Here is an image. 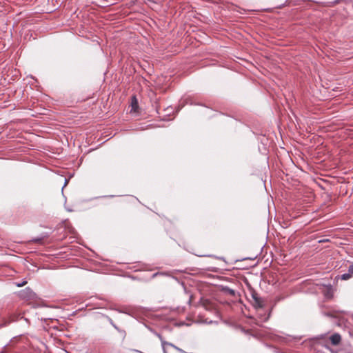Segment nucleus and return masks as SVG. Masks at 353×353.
Listing matches in <instances>:
<instances>
[{"mask_svg":"<svg viewBox=\"0 0 353 353\" xmlns=\"http://www.w3.org/2000/svg\"><path fill=\"white\" fill-rule=\"evenodd\" d=\"M41 239H42L41 238H36V239H33L32 241L37 243V242H40L41 241Z\"/></svg>","mask_w":353,"mask_h":353,"instance_id":"9","label":"nucleus"},{"mask_svg":"<svg viewBox=\"0 0 353 353\" xmlns=\"http://www.w3.org/2000/svg\"><path fill=\"white\" fill-rule=\"evenodd\" d=\"M330 340L333 345H338L341 341V336L339 334L335 333L330 337Z\"/></svg>","mask_w":353,"mask_h":353,"instance_id":"4","label":"nucleus"},{"mask_svg":"<svg viewBox=\"0 0 353 353\" xmlns=\"http://www.w3.org/2000/svg\"><path fill=\"white\" fill-rule=\"evenodd\" d=\"M201 303L206 310H210L211 307V303L210 301L207 299H201Z\"/></svg>","mask_w":353,"mask_h":353,"instance_id":"7","label":"nucleus"},{"mask_svg":"<svg viewBox=\"0 0 353 353\" xmlns=\"http://www.w3.org/2000/svg\"><path fill=\"white\" fill-rule=\"evenodd\" d=\"M88 30L86 25H80L78 28V34L81 37L88 38Z\"/></svg>","mask_w":353,"mask_h":353,"instance_id":"3","label":"nucleus"},{"mask_svg":"<svg viewBox=\"0 0 353 353\" xmlns=\"http://www.w3.org/2000/svg\"><path fill=\"white\" fill-rule=\"evenodd\" d=\"M353 277V262L349 265L348 267V272L347 273H345L341 276V280H349Z\"/></svg>","mask_w":353,"mask_h":353,"instance_id":"2","label":"nucleus"},{"mask_svg":"<svg viewBox=\"0 0 353 353\" xmlns=\"http://www.w3.org/2000/svg\"><path fill=\"white\" fill-rule=\"evenodd\" d=\"M252 297L254 301V306L256 307H263V302L261 298L257 296L256 294H252Z\"/></svg>","mask_w":353,"mask_h":353,"instance_id":"5","label":"nucleus"},{"mask_svg":"<svg viewBox=\"0 0 353 353\" xmlns=\"http://www.w3.org/2000/svg\"><path fill=\"white\" fill-rule=\"evenodd\" d=\"M68 181L65 179L64 185H63V186L62 187V190H63L64 187L67 185Z\"/></svg>","mask_w":353,"mask_h":353,"instance_id":"10","label":"nucleus"},{"mask_svg":"<svg viewBox=\"0 0 353 353\" xmlns=\"http://www.w3.org/2000/svg\"><path fill=\"white\" fill-rule=\"evenodd\" d=\"M18 295L21 299L25 301L36 300L37 299V294L29 287L19 291Z\"/></svg>","mask_w":353,"mask_h":353,"instance_id":"1","label":"nucleus"},{"mask_svg":"<svg viewBox=\"0 0 353 353\" xmlns=\"http://www.w3.org/2000/svg\"><path fill=\"white\" fill-rule=\"evenodd\" d=\"M66 209H67V210H68V211H72L71 209H69V208H66Z\"/></svg>","mask_w":353,"mask_h":353,"instance_id":"11","label":"nucleus"},{"mask_svg":"<svg viewBox=\"0 0 353 353\" xmlns=\"http://www.w3.org/2000/svg\"><path fill=\"white\" fill-rule=\"evenodd\" d=\"M1 326H2V325H0V327H1Z\"/></svg>","mask_w":353,"mask_h":353,"instance_id":"13","label":"nucleus"},{"mask_svg":"<svg viewBox=\"0 0 353 353\" xmlns=\"http://www.w3.org/2000/svg\"><path fill=\"white\" fill-rule=\"evenodd\" d=\"M131 106H132V110L131 111H133L134 112H137V109H138V101L136 98L135 96H133L132 97V99H131Z\"/></svg>","mask_w":353,"mask_h":353,"instance_id":"6","label":"nucleus"},{"mask_svg":"<svg viewBox=\"0 0 353 353\" xmlns=\"http://www.w3.org/2000/svg\"><path fill=\"white\" fill-rule=\"evenodd\" d=\"M28 283V281L24 279L22 282H15L14 284L17 287H22V286H24L26 283Z\"/></svg>","mask_w":353,"mask_h":353,"instance_id":"8","label":"nucleus"},{"mask_svg":"<svg viewBox=\"0 0 353 353\" xmlns=\"http://www.w3.org/2000/svg\"><path fill=\"white\" fill-rule=\"evenodd\" d=\"M0 353H4V352L2 350V351L0 352Z\"/></svg>","mask_w":353,"mask_h":353,"instance_id":"12","label":"nucleus"}]
</instances>
